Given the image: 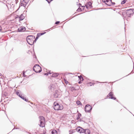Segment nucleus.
I'll return each mask as SVG.
<instances>
[{"label":"nucleus","mask_w":134,"mask_h":134,"mask_svg":"<svg viewBox=\"0 0 134 134\" xmlns=\"http://www.w3.org/2000/svg\"><path fill=\"white\" fill-rule=\"evenodd\" d=\"M35 36L32 35L27 36L26 37V41L30 45H32L35 42L34 40L35 39Z\"/></svg>","instance_id":"1"},{"label":"nucleus","mask_w":134,"mask_h":134,"mask_svg":"<svg viewBox=\"0 0 134 134\" xmlns=\"http://www.w3.org/2000/svg\"><path fill=\"white\" fill-rule=\"evenodd\" d=\"M54 109L55 110H62L63 109V107L62 104L59 105L58 103L55 102L54 103Z\"/></svg>","instance_id":"2"},{"label":"nucleus","mask_w":134,"mask_h":134,"mask_svg":"<svg viewBox=\"0 0 134 134\" xmlns=\"http://www.w3.org/2000/svg\"><path fill=\"white\" fill-rule=\"evenodd\" d=\"M76 131L79 132L80 133H86V131L88 133H89L90 131L88 129H83L80 127H78L76 129Z\"/></svg>","instance_id":"3"},{"label":"nucleus","mask_w":134,"mask_h":134,"mask_svg":"<svg viewBox=\"0 0 134 134\" xmlns=\"http://www.w3.org/2000/svg\"><path fill=\"white\" fill-rule=\"evenodd\" d=\"M134 13V9H130L127 10L126 12L127 15L129 17H131V16H132Z\"/></svg>","instance_id":"4"},{"label":"nucleus","mask_w":134,"mask_h":134,"mask_svg":"<svg viewBox=\"0 0 134 134\" xmlns=\"http://www.w3.org/2000/svg\"><path fill=\"white\" fill-rule=\"evenodd\" d=\"M40 121V126L41 127H43L45 126V119L43 116L39 117Z\"/></svg>","instance_id":"5"},{"label":"nucleus","mask_w":134,"mask_h":134,"mask_svg":"<svg viewBox=\"0 0 134 134\" xmlns=\"http://www.w3.org/2000/svg\"><path fill=\"white\" fill-rule=\"evenodd\" d=\"M92 109V107L89 105H87L85 107V110L86 112H90Z\"/></svg>","instance_id":"6"},{"label":"nucleus","mask_w":134,"mask_h":134,"mask_svg":"<svg viewBox=\"0 0 134 134\" xmlns=\"http://www.w3.org/2000/svg\"><path fill=\"white\" fill-rule=\"evenodd\" d=\"M42 68H33V70L36 73L40 72L42 71Z\"/></svg>","instance_id":"7"},{"label":"nucleus","mask_w":134,"mask_h":134,"mask_svg":"<svg viewBox=\"0 0 134 134\" xmlns=\"http://www.w3.org/2000/svg\"><path fill=\"white\" fill-rule=\"evenodd\" d=\"M113 94V93L112 92H110L107 95L108 97H109V98H110L112 99L115 100L116 99V98L115 97H113L112 96Z\"/></svg>","instance_id":"8"},{"label":"nucleus","mask_w":134,"mask_h":134,"mask_svg":"<svg viewBox=\"0 0 134 134\" xmlns=\"http://www.w3.org/2000/svg\"><path fill=\"white\" fill-rule=\"evenodd\" d=\"M26 29L25 27L24 26L20 27L18 29V31L19 32H24Z\"/></svg>","instance_id":"9"},{"label":"nucleus","mask_w":134,"mask_h":134,"mask_svg":"<svg viewBox=\"0 0 134 134\" xmlns=\"http://www.w3.org/2000/svg\"><path fill=\"white\" fill-rule=\"evenodd\" d=\"M51 73L52 75L51 76L52 77H57L59 75V74L57 73H54L53 72H51Z\"/></svg>","instance_id":"10"},{"label":"nucleus","mask_w":134,"mask_h":134,"mask_svg":"<svg viewBox=\"0 0 134 134\" xmlns=\"http://www.w3.org/2000/svg\"><path fill=\"white\" fill-rule=\"evenodd\" d=\"M92 3L90 2H88L85 5V6L87 8H88V7H90L91 6Z\"/></svg>","instance_id":"11"},{"label":"nucleus","mask_w":134,"mask_h":134,"mask_svg":"<svg viewBox=\"0 0 134 134\" xmlns=\"http://www.w3.org/2000/svg\"><path fill=\"white\" fill-rule=\"evenodd\" d=\"M24 18V16L23 15V14H21L19 17V20L20 21H21L23 20Z\"/></svg>","instance_id":"12"},{"label":"nucleus","mask_w":134,"mask_h":134,"mask_svg":"<svg viewBox=\"0 0 134 134\" xmlns=\"http://www.w3.org/2000/svg\"><path fill=\"white\" fill-rule=\"evenodd\" d=\"M54 97L55 98H59L60 97V96L57 93H55L54 94Z\"/></svg>","instance_id":"13"},{"label":"nucleus","mask_w":134,"mask_h":134,"mask_svg":"<svg viewBox=\"0 0 134 134\" xmlns=\"http://www.w3.org/2000/svg\"><path fill=\"white\" fill-rule=\"evenodd\" d=\"M16 95L19 96H20V94H21L22 93L20 90H18L16 92Z\"/></svg>","instance_id":"14"},{"label":"nucleus","mask_w":134,"mask_h":134,"mask_svg":"<svg viewBox=\"0 0 134 134\" xmlns=\"http://www.w3.org/2000/svg\"><path fill=\"white\" fill-rule=\"evenodd\" d=\"M51 74V71H48L47 73H44V74L45 75H48L49 74Z\"/></svg>","instance_id":"15"},{"label":"nucleus","mask_w":134,"mask_h":134,"mask_svg":"<svg viewBox=\"0 0 134 134\" xmlns=\"http://www.w3.org/2000/svg\"><path fill=\"white\" fill-rule=\"evenodd\" d=\"M21 98L22 99L24 100H25V101H26V102H27L28 101V100L27 99H26V98H25L24 96L21 97Z\"/></svg>","instance_id":"16"},{"label":"nucleus","mask_w":134,"mask_h":134,"mask_svg":"<svg viewBox=\"0 0 134 134\" xmlns=\"http://www.w3.org/2000/svg\"><path fill=\"white\" fill-rule=\"evenodd\" d=\"M78 77L79 78V79L81 81H83V78L82 76L81 75H80V76H78Z\"/></svg>","instance_id":"17"},{"label":"nucleus","mask_w":134,"mask_h":134,"mask_svg":"<svg viewBox=\"0 0 134 134\" xmlns=\"http://www.w3.org/2000/svg\"><path fill=\"white\" fill-rule=\"evenodd\" d=\"M76 104L78 105H81L82 104L80 101L79 100H77L76 102Z\"/></svg>","instance_id":"18"},{"label":"nucleus","mask_w":134,"mask_h":134,"mask_svg":"<svg viewBox=\"0 0 134 134\" xmlns=\"http://www.w3.org/2000/svg\"><path fill=\"white\" fill-rule=\"evenodd\" d=\"M52 134H57V131L56 130H53L52 131Z\"/></svg>","instance_id":"19"},{"label":"nucleus","mask_w":134,"mask_h":134,"mask_svg":"<svg viewBox=\"0 0 134 134\" xmlns=\"http://www.w3.org/2000/svg\"><path fill=\"white\" fill-rule=\"evenodd\" d=\"M46 32H41L40 33H38L37 34H38V35L40 36H41L45 33H46Z\"/></svg>","instance_id":"20"},{"label":"nucleus","mask_w":134,"mask_h":134,"mask_svg":"<svg viewBox=\"0 0 134 134\" xmlns=\"http://www.w3.org/2000/svg\"><path fill=\"white\" fill-rule=\"evenodd\" d=\"M105 4H106L108 5L109 6L111 5V3L109 1V2H108L107 3H105Z\"/></svg>","instance_id":"21"},{"label":"nucleus","mask_w":134,"mask_h":134,"mask_svg":"<svg viewBox=\"0 0 134 134\" xmlns=\"http://www.w3.org/2000/svg\"><path fill=\"white\" fill-rule=\"evenodd\" d=\"M40 36L38 35V34H37V36L36 37V39L34 40H35V42H36V40L38 38H39V37Z\"/></svg>","instance_id":"22"},{"label":"nucleus","mask_w":134,"mask_h":134,"mask_svg":"<svg viewBox=\"0 0 134 134\" xmlns=\"http://www.w3.org/2000/svg\"><path fill=\"white\" fill-rule=\"evenodd\" d=\"M126 0H124L121 2V4H124L126 3Z\"/></svg>","instance_id":"23"},{"label":"nucleus","mask_w":134,"mask_h":134,"mask_svg":"<svg viewBox=\"0 0 134 134\" xmlns=\"http://www.w3.org/2000/svg\"><path fill=\"white\" fill-rule=\"evenodd\" d=\"M24 2L25 3H27L30 0H23Z\"/></svg>","instance_id":"24"},{"label":"nucleus","mask_w":134,"mask_h":134,"mask_svg":"<svg viewBox=\"0 0 134 134\" xmlns=\"http://www.w3.org/2000/svg\"><path fill=\"white\" fill-rule=\"evenodd\" d=\"M36 66H37L39 67H41V66L38 64H36L33 67H36Z\"/></svg>","instance_id":"25"},{"label":"nucleus","mask_w":134,"mask_h":134,"mask_svg":"<svg viewBox=\"0 0 134 134\" xmlns=\"http://www.w3.org/2000/svg\"><path fill=\"white\" fill-rule=\"evenodd\" d=\"M81 116V114H79L78 115V117L77 118V120H78L80 118V116Z\"/></svg>","instance_id":"26"},{"label":"nucleus","mask_w":134,"mask_h":134,"mask_svg":"<svg viewBox=\"0 0 134 134\" xmlns=\"http://www.w3.org/2000/svg\"><path fill=\"white\" fill-rule=\"evenodd\" d=\"M25 72L24 71L23 72V75L24 77H25L26 76L25 75Z\"/></svg>","instance_id":"27"},{"label":"nucleus","mask_w":134,"mask_h":134,"mask_svg":"<svg viewBox=\"0 0 134 134\" xmlns=\"http://www.w3.org/2000/svg\"><path fill=\"white\" fill-rule=\"evenodd\" d=\"M82 10L80 8H79L77 10V11H81Z\"/></svg>","instance_id":"28"},{"label":"nucleus","mask_w":134,"mask_h":134,"mask_svg":"<svg viewBox=\"0 0 134 134\" xmlns=\"http://www.w3.org/2000/svg\"><path fill=\"white\" fill-rule=\"evenodd\" d=\"M60 23V21H57L55 22V24H59Z\"/></svg>","instance_id":"29"},{"label":"nucleus","mask_w":134,"mask_h":134,"mask_svg":"<svg viewBox=\"0 0 134 134\" xmlns=\"http://www.w3.org/2000/svg\"><path fill=\"white\" fill-rule=\"evenodd\" d=\"M111 5H114L115 4V2H111Z\"/></svg>","instance_id":"30"},{"label":"nucleus","mask_w":134,"mask_h":134,"mask_svg":"<svg viewBox=\"0 0 134 134\" xmlns=\"http://www.w3.org/2000/svg\"><path fill=\"white\" fill-rule=\"evenodd\" d=\"M105 1L106 2V3H107L108 2H109V0H105Z\"/></svg>","instance_id":"31"},{"label":"nucleus","mask_w":134,"mask_h":134,"mask_svg":"<svg viewBox=\"0 0 134 134\" xmlns=\"http://www.w3.org/2000/svg\"><path fill=\"white\" fill-rule=\"evenodd\" d=\"M90 86H92V85H93L94 84L93 83H90Z\"/></svg>","instance_id":"32"},{"label":"nucleus","mask_w":134,"mask_h":134,"mask_svg":"<svg viewBox=\"0 0 134 134\" xmlns=\"http://www.w3.org/2000/svg\"><path fill=\"white\" fill-rule=\"evenodd\" d=\"M74 132V130H72L71 131V132L72 133Z\"/></svg>","instance_id":"33"},{"label":"nucleus","mask_w":134,"mask_h":134,"mask_svg":"<svg viewBox=\"0 0 134 134\" xmlns=\"http://www.w3.org/2000/svg\"><path fill=\"white\" fill-rule=\"evenodd\" d=\"M22 95H23V94L22 93V94H20V96H19V97H20V98H21V97H22Z\"/></svg>","instance_id":"34"},{"label":"nucleus","mask_w":134,"mask_h":134,"mask_svg":"<svg viewBox=\"0 0 134 134\" xmlns=\"http://www.w3.org/2000/svg\"><path fill=\"white\" fill-rule=\"evenodd\" d=\"M2 30V27L0 25V31H1Z\"/></svg>","instance_id":"35"},{"label":"nucleus","mask_w":134,"mask_h":134,"mask_svg":"<svg viewBox=\"0 0 134 134\" xmlns=\"http://www.w3.org/2000/svg\"><path fill=\"white\" fill-rule=\"evenodd\" d=\"M69 132H70V133H69V134H72V133H71V130H70L69 131Z\"/></svg>","instance_id":"36"},{"label":"nucleus","mask_w":134,"mask_h":134,"mask_svg":"<svg viewBox=\"0 0 134 134\" xmlns=\"http://www.w3.org/2000/svg\"><path fill=\"white\" fill-rule=\"evenodd\" d=\"M81 7H82L83 8V9H84V8H85V6H81Z\"/></svg>","instance_id":"37"},{"label":"nucleus","mask_w":134,"mask_h":134,"mask_svg":"<svg viewBox=\"0 0 134 134\" xmlns=\"http://www.w3.org/2000/svg\"><path fill=\"white\" fill-rule=\"evenodd\" d=\"M132 71L133 72H134V68H133V70H132Z\"/></svg>","instance_id":"38"},{"label":"nucleus","mask_w":134,"mask_h":134,"mask_svg":"<svg viewBox=\"0 0 134 134\" xmlns=\"http://www.w3.org/2000/svg\"><path fill=\"white\" fill-rule=\"evenodd\" d=\"M105 1H102L103 2H104L105 3H106V2Z\"/></svg>","instance_id":"39"},{"label":"nucleus","mask_w":134,"mask_h":134,"mask_svg":"<svg viewBox=\"0 0 134 134\" xmlns=\"http://www.w3.org/2000/svg\"><path fill=\"white\" fill-rule=\"evenodd\" d=\"M72 89H73L74 90H75V88H74V87H72Z\"/></svg>","instance_id":"40"},{"label":"nucleus","mask_w":134,"mask_h":134,"mask_svg":"<svg viewBox=\"0 0 134 134\" xmlns=\"http://www.w3.org/2000/svg\"><path fill=\"white\" fill-rule=\"evenodd\" d=\"M112 0H109L110 3H111V2H112Z\"/></svg>","instance_id":"41"},{"label":"nucleus","mask_w":134,"mask_h":134,"mask_svg":"<svg viewBox=\"0 0 134 134\" xmlns=\"http://www.w3.org/2000/svg\"><path fill=\"white\" fill-rule=\"evenodd\" d=\"M2 75V74H1V73H0V76H1Z\"/></svg>","instance_id":"42"},{"label":"nucleus","mask_w":134,"mask_h":134,"mask_svg":"<svg viewBox=\"0 0 134 134\" xmlns=\"http://www.w3.org/2000/svg\"><path fill=\"white\" fill-rule=\"evenodd\" d=\"M79 4L80 5H81V4H80V3H79Z\"/></svg>","instance_id":"43"},{"label":"nucleus","mask_w":134,"mask_h":134,"mask_svg":"<svg viewBox=\"0 0 134 134\" xmlns=\"http://www.w3.org/2000/svg\"><path fill=\"white\" fill-rule=\"evenodd\" d=\"M47 1H48V3H49V2L48 1H47Z\"/></svg>","instance_id":"44"},{"label":"nucleus","mask_w":134,"mask_h":134,"mask_svg":"<svg viewBox=\"0 0 134 134\" xmlns=\"http://www.w3.org/2000/svg\"><path fill=\"white\" fill-rule=\"evenodd\" d=\"M68 74H71V73H69Z\"/></svg>","instance_id":"45"},{"label":"nucleus","mask_w":134,"mask_h":134,"mask_svg":"<svg viewBox=\"0 0 134 134\" xmlns=\"http://www.w3.org/2000/svg\"><path fill=\"white\" fill-rule=\"evenodd\" d=\"M22 5V3H21V5Z\"/></svg>","instance_id":"46"},{"label":"nucleus","mask_w":134,"mask_h":134,"mask_svg":"<svg viewBox=\"0 0 134 134\" xmlns=\"http://www.w3.org/2000/svg\"><path fill=\"white\" fill-rule=\"evenodd\" d=\"M22 5V3H21V5Z\"/></svg>","instance_id":"47"},{"label":"nucleus","mask_w":134,"mask_h":134,"mask_svg":"<svg viewBox=\"0 0 134 134\" xmlns=\"http://www.w3.org/2000/svg\"><path fill=\"white\" fill-rule=\"evenodd\" d=\"M79 83H80V82H79Z\"/></svg>","instance_id":"48"},{"label":"nucleus","mask_w":134,"mask_h":134,"mask_svg":"<svg viewBox=\"0 0 134 134\" xmlns=\"http://www.w3.org/2000/svg\"><path fill=\"white\" fill-rule=\"evenodd\" d=\"M35 58H36V56H35Z\"/></svg>","instance_id":"49"},{"label":"nucleus","mask_w":134,"mask_h":134,"mask_svg":"<svg viewBox=\"0 0 134 134\" xmlns=\"http://www.w3.org/2000/svg\"><path fill=\"white\" fill-rule=\"evenodd\" d=\"M102 1H105V0H102Z\"/></svg>","instance_id":"50"},{"label":"nucleus","mask_w":134,"mask_h":134,"mask_svg":"<svg viewBox=\"0 0 134 134\" xmlns=\"http://www.w3.org/2000/svg\"><path fill=\"white\" fill-rule=\"evenodd\" d=\"M42 134V133H41V134Z\"/></svg>","instance_id":"51"},{"label":"nucleus","mask_w":134,"mask_h":134,"mask_svg":"<svg viewBox=\"0 0 134 134\" xmlns=\"http://www.w3.org/2000/svg\"><path fill=\"white\" fill-rule=\"evenodd\" d=\"M43 134H44V133H43Z\"/></svg>","instance_id":"52"}]
</instances>
